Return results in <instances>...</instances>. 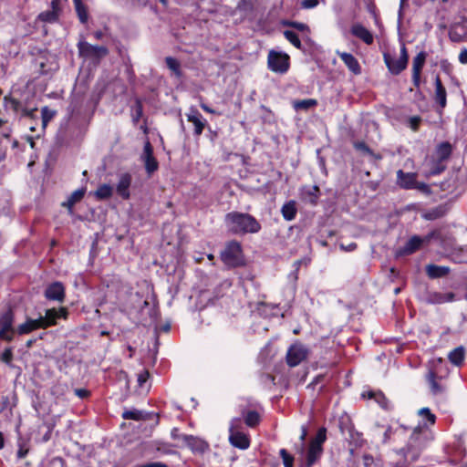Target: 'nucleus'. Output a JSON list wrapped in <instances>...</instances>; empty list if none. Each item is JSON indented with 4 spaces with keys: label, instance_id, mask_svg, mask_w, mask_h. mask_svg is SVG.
<instances>
[{
    "label": "nucleus",
    "instance_id": "58",
    "mask_svg": "<svg viewBox=\"0 0 467 467\" xmlns=\"http://www.w3.org/2000/svg\"><path fill=\"white\" fill-rule=\"evenodd\" d=\"M357 244L356 243H350L348 245H344V244H340V248L346 252H351V251H354L356 248H357Z\"/></svg>",
    "mask_w": 467,
    "mask_h": 467
},
{
    "label": "nucleus",
    "instance_id": "36",
    "mask_svg": "<svg viewBox=\"0 0 467 467\" xmlns=\"http://www.w3.org/2000/svg\"><path fill=\"white\" fill-rule=\"evenodd\" d=\"M113 193V188L109 184L100 185L95 192V196L99 200H105L111 197Z\"/></svg>",
    "mask_w": 467,
    "mask_h": 467
},
{
    "label": "nucleus",
    "instance_id": "30",
    "mask_svg": "<svg viewBox=\"0 0 467 467\" xmlns=\"http://www.w3.org/2000/svg\"><path fill=\"white\" fill-rule=\"evenodd\" d=\"M317 105V100L315 99H306L301 100H294L293 101V108L299 111V110H308L311 108H314Z\"/></svg>",
    "mask_w": 467,
    "mask_h": 467
},
{
    "label": "nucleus",
    "instance_id": "27",
    "mask_svg": "<svg viewBox=\"0 0 467 467\" xmlns=\"http://www.w3.org/2000/svg\"><path fill=\"white\" fill-rule=\"evenodd\" d=\"M450 272L448 266L428 265L426 266V273L430 278H440L447 275Z\"/></svg>",
    "mask_w": 467,
    "mask_h": 467
},
{
    "label": "nucleus",
    "instance_id": "10",
    "mask_svg": "<svg viewBox=\"0 0 467 467\" xmlns=\"http://www.w3.org/2000/svg\"><path fill=\"white\" fill-rule=\"evenodd\" d=\"M67 311L66 308L61 307L59 309L50 308L47 309L45 316H40L38 319L42 326V329H46L49 327L55 326L58 318H67Z\"/></svg>",
    "mask_w": 467,
    "mask_h": 467
},
{
    "label": "nucleus",
    "instance_id": "51",
    "mask_svg": "<svg viewBox=\"0 0 467 467\" xmlns=\"http://www.w3.org/2000/svg\"><path fill=\"white\" fill-rule=\"evenodd\" d=\"M150 373L147 370L140 372L138 375V383L140 386H142L149 379Z\"/></svg>",
    "mask_w": 467,
    "mask_h": 467
},
{
    "label": "nucleus",
    "instance_id": "35",
    "mask_svg": "<svg viewBox=\"0 0 467 467\" xmlns=\"http://www.w3.org/2000/svg\"><path fill=\"white\" fill-rule=\"evenodd\" d=\"M244 422L248 427L254 428L260 422V415L255 410H249L244 414Z\"/></svg>",
    "mask_w": 467,
    "mask_h": 467
},
{
    "label": "nucleus",
    "instance_id": "26",
    "mask_svg": "<svg viewBox=\"0 0 467 467\" xmlns=\"http://www.w3.org/2000/svg\"><path fill=\"white\" fill-rule=\"evenodd\" d=\"M455 299V294L452 292L440 293L431 292L428 294L426 301L430 304H443L452 302Z\"/></svg>",
    "mask_w": 467,
    "mask_h": 467
},
{
    "label": "nucleus",
    "instance_id": "14",
    "mask_svg": "<svg viewBox=\"0 0 467 467\" xmlns=\"http://www.w3.org/2000/svg\"><path fill=\"white\" fill-rule=\"evenodd\" d=\"M187 120L192 122L194 126V135L200 136L206 125V119H203L202 114L193 107L190 109V112L186 114Z\"/></svg>",
    "mask_w": 467,
    "mask_h": 467
},
{
    "label": "nucleus",
    "instance_id": "22",
    "mask_svg": "<svg viewBox=\"0 0 467 467\" xmlns=\"http://www.w3.org/2000/svg\"><path fill=\"white\" fill-rule=\"evenodd\" d=\"M229 441L234 447L241 450H245L250 446L249 437L243 431L231 432Z\"/></svg>",
    "mask_w": 467,
    "mask_h": 467
},
{
    "label": "nucleus",
    "instance_id": "15",
    "mask_svg": "<svg viewBox=\"0 0 467 467\" xmlns=\"http://www.w3.org/2000/svg\"><path fill=\"white\" fill-rule=\"evenodd\" d=\"M131 175L128 172L121 173L119 178V182L117 183L116 191L117 193L123 198L124 200H127L130 198V187L131 184Z\"/></svg>",
    "mask_w": 467,
    "mask_h": 467
},
{
    "label": "nucleus",
    "instance_id": "8",
    "mask_svg": "<svg viewBox=\"0 0 467 467\" xmlns=\"http://www.w3.org/2000/svg\"><path fill=\"white\" fill-rule=\"evenodd\" d=\"M309 354L308 348L302 343L293 344L287 350L286 353V363L289 367H296L302 361L306 359Z\"/></svg>",
    "mask_w": 467,
    "mask_h": 467
},
{
    "label": "nucleus",
    "instance_id": "25",
    "mask_svg": "<svg viewBox=\"0 0 467 467\" xmlns=\"http://www.w3.org/2000/svg\"><path fill=\"white\" fill-rule=\"evenodd\" d=\"M351 34L362 40L367 45H370L373 43V36L372 34L361 24H354L351 26Z\"/></svg>",
    "mask_w": 467,
    "mask_h": 467
},
{
    "label": "nucleus",
    "instance_id": "19",
    "mask_svg": "<svg viewBox=\"0 0 467 467\" xmlns=\"http://www.w3.org/2000/svg\"><path fill=\"white\" fill-rule=\"evenodd\" d=\"M36 329H42L40 320L38 318L33 319L26 317V321L16 327V331L19 336L29 334Z\"/></svg>",
    "mask_w": 467,
    "mask_h": 467
},
{
    "label": "nucleus",
    "instance_id": "1",
    "mask_svg": "<svg viewBox=\"0 0 467 467\" xmlns=\"http://www.w3.org/2000/svg\"><path fill=\"white\" fill-rule=\"evenodd\" d=\"M224 223L228 232L235 235L257 234L261 230V224L256 218L246 213H228L225 214Z\"/></svg>",
    "mask_w": 467,
    "mask_h": 467
},
{
    "label": "nucleus",
    "instance_id": "47",
    "mask_svg": "<svg viewBox=\"0 0 467 467\" xmlns=\"http://www.w3.org/2000/svg\"><path fill=\"white\" fill-rule=\"evenodd\" d=\"M13 359V352L10 348H5V351L1 354L0 360L6 364H10Z\"/></svg>",
    "mask_w": 467,
    "mask_h": 467
},
{
    "label": "nucleus",
    "instance_id": "54",
    "mask_svg": "<svg viewBox=\"0 0 467 467\" xmlns=\"http://www.w3.org/2000/svg\"><path fill=\"white\" fill-rule=\"evenodd\" d=\"M75 394L80 399H86L89 396V391L86 389H76Z\"/></svg>",
    "mask_w": 467,
    "mask_h": 467
},
{
    "label": "nucleus",
    "instance_id": "3",
    "mask_svg": "<svg viewBox=\"0 0 467 467\" xmlns=\"http://www.w3.org/2000/svg\"><path fill=\"white\" fill-rule=\"evenodd\" d=\"M327 440V429L320 428L316 436L310 441L306 453L304 467H312L316 464L323 454V444Z\"/></svg>",
    "mask_w": 467,
    "mask_h": 467
},
{
    "label": "nucleus",
    "instance_id": "52",
    "mask_svg": "<svg viewBox=\"0 0 467 467\" xmlns=\"http://www.w3.org/2000/svg\"><path fill=\"white\" fill-rule=\"evenodd\" d=\"M156 450L157 451H160L163 454H171L173 452L171 446L169 444H162L161 446H158Z\"/></svg>",
    "mask_w": 467,
    "mask_h": 467
},
{
    "label": "nucleus",
    "instance_id": "53",
    "mask_svg": "<svg viewBox=\"0 0 467 467\" xmlns=\"http://www.w3.org/2000/svg\"><path fill=\"white\" fill-rule=\"evenodd\" d=\"M135 108H136V109H135L136 110V115L134 117V120L138 121L139 119L142 115V105H141V102L140 100L136 101Z\"/></svg>",
    "mask_w": 467,
    "mask_h": 467
},
{
    "label": "nucleus",
    "instance_id": "57",
    "mask_svg": "<svg viewBox=\"0 0 467 467\" xmlns=\"http://www.w3.org/2000/svg\"><path fill=\"white\" fill-rule=\"evenodd\" d=\"M399 57L407 62L409 61V55H408L407 48L404 44L400 47V55Z\"/></svg>",
    "mask_w": 467,
    "mask_h": 467
},
{
    "label": "nucleus",
    "instance_id": "48",
    "mask_svg": "<svg viewBox=\"0 0 467 467\" xmlns=\"http://www.w3.org/2000/svg\"><path fill=\"white\" fill-rule=\"evenodd\" d=\"M354 147L356 150H360L364 153H367L368 155L372 154V150L369 149V147L363 141H358L355 142Z\"/></svg>",
    "mask_w": 467,
    "mask_h": 467
},
{
    "label": "nucleus",
    "instance_id": "29",
    "mask_svg": "<svg viewBox=\"0 0 467 467\" xmlns=\"http://www.w3.org/2000/svg\"><path fill=\"white\" fill-rule=\"evenodd\" d=\"M85 0H73L75 10L78 15V17L79 21L82 24H85L88 22V14L86 5L84 4Z\"/></svg>",
    "mask_w": 467,
    "mask_h": 467
},
{
    "label": "nucleus",
    "instance_id": "16",
    "mask_svg": "<svg viewBox=\"0 0 467 467\" xmlns=\"http://www.w3.org/2000/svg\"><path fill=\"white\" fill-rule=\"evenodd\" d=\"M142 158L144 161L145 169L149 174H151L152 172L158 170V161L153 156L152 147L150 142H146V144L144 145Z\"/></svg>",
    "mask_w": 467,
    "mask_h": 467
},
{
    "label": "nucleus",
    "instance_id": "32",
    "mask_svg": "<svg viewBox=\"0 0 467 467\" xmlns=\"http://www.w3.org/2000/svg\"><path fill=\"white\" fill-rule=\"evenodd\" d=\"M449 360L455 366H460L464 359V348L458 347L451 350L448 355Z\"/></svg>",
    "mask_w": 467,
    "mask_h": 467
},
{
    "label": "nucleus",
    "instance_id": "13",
    "mask_svg": "<svg viewBox=\"0 0 467 467\" xmlns=\"http://www.w3.org/2000/svg\"><path fill=\"white\" fill-rule=\"evenodd\" d=\"M45 296L50 301L63 302L65 298V287L61 282H54L47 285Z\"/></svg>",
    "mask_w": 467,
    "mask_h": 467
},
{
    "label": "nucleus",
    "instance_id": "38",
    "mask_svg": "<svg viewBox=\"0 0 467 467\" xmlns=\"http://www.w3.org/2000/svg\"><path fill=\"white\" fill-rule=\"evenodd\" d=\"M56 110L49 109L47 106H45L41 109V119H42V126L45 129L47 123L55 117Z\"/></svg>",
    "mask_w": 467,
    "mask_h": 467
},
{
    "label": "nucleus",
    "instance_id": "24",
    "mask_svg": "<svg viewBox=\"0 0 467 467\" xmlns=\"http://www.w3.org/2000/svg\"><path fill=\"white\" fill-rule=\"evenodd\" d=\"M320 190L317 185L304 186L301 188V199L311 204H317Z\"/></svg>",
    "mask_w": 467,
    "mask_h": 467
},
{
    "label": "nucleus",
    "instance_id": "60",
    "mask_svg": "<svg viewBox=\"0 0 467 467\" xmlns=\"http://www.w3.org/2000/svg\"><path fill=\"white\" fill-rule=\"evenodd\" d=\"M307 436V428L306 425L301 426V435H300V441L302 442L305 441L306 438Z\"/></svg>",
    "mask_w": 467,
    "mask_h": 467
},
{
    "label": "nucleus",
    "instance_id": "9",
    "mask_svg": "<svg viewBox=\"0 0 467 467\" xmlns=\"http://www.w3.org/2000/svg\"><path fill=\"white\" fill-rule=\"evenodd\" d=\"M78 49L80 57L90 59H100L109 53L105 47L94 46L86 41H79Z\"/></svg>",
    "mask_w": 467,
    "mask_h": 467
},
{
    "label": "nucleus",
    "instance_id": "37",
    "mask_svg": "<svg viewBox=\"0 0 467 467\" xmlns=\"http://www.w3.org/2000/svg\"><path fill=\"white\" fill-rule=\"evenodd\" d=\"M436 376H437V372L434 370H430L427 375V379L431 385V391L433 394L441 393L443 390L441 386L436 382V380H435Z\"/></svg>",
    "mask_w": 467,
    "mask_h": 467
},
{
    "label": "nucleus",
    "instance_id": "39",
    "mask_svg": "<svg viewBox=\"0 0 467 467\" xmlns=\"http://www.w3.org/2000/svg\"><path fill=\"white\" fill-rule=\"evenodd\" d=\"M122 418L125 420H140L145 419L143 411L135 409L130 410H125L122 413Z\"/></svg>",
    "mask_w": 467,
    "mask_h": 467
},
{
    "label": "nucleus",
    "instance_id": "56",
    "mask_svg": "<svg viewBox=\"0 0 467 467\" xmlns=\"http://www.w3.org/2000/svg\"><path fill=\"white\" fill-rule=\"evenodd\" d=\"M291 26L300 31L308 30V26L304 23L293 22Z\"/></svg>",
    "mask_w": 467,
    "mask_h": 467
},
{
    "label": "nucleus",
    "instance_id": "18",
    "mask_svg": "<svg viewBox=\"0 0 467 467\" xmlns=\"http://www.w3.org/2000/svg\"><path fill=\"white\" fill-rule=\"evenodd\" d=\"M182 438L186 445L194 452L202 453L209 447L208 443L200 438L192 435H183Z\"/></svg>",
    "mask_w": 467,
    "mask_h": 467
},
{
    "label": "nucleus",
    "instance_id": "42",
    "mask_svg": "<svg viewBox=\"0 0 467 467\" xmlns=\"http://www.w3.org/2000/svg\"><path fill=\"white\" fill-rule=\"evenodd\" d=\"M418 414L426 419L430 425H433L436 421V416L431 411L429 408H421Z\"/></svg>",
    "mask_w": 467,
    "mask_h": 467
},
{
    "label": "nucleus",
    "instance_id": "12",
    "mask_svg": "<svg viewBox=\"0 0 467 467\" xmlns=\"http://www.w3.org/2000/svg\"><path fill=\"white\" fill-rule=\"evenodd\" d=\"M383 58L389 71L392 75H399L407 67L408 65L407 61L400 57H392L389 53H384Z\"/></svg>",
    "mask_w": 467,
    "mask_h": 467
},
{
    "label": "nucleus",
    "instance_id": "5",
    "mask_svg": "<svg viewBox=\"0 0 467 467\" xmlns=\"http://www.w3.org/2000/svg\"><path fill=\"white\" fill-rule=\"evenodd\" d=\"M5 101L6 109L13 110L22 118L35 119L36 117V105H31L14 98H5Z\"/></svg>",
    "mask_w": 467,
    "mask_h": 467
},
{
    "label": "nucleus",
    "instance_id": "63",
    "mask_svg": "<svg viewBox=\"0 0 467 467\" xmlns=\"http://www.w3.org/2000/svg\"><path fill=\"white\" fill-rule=\"evenodd\" d=\"M147 467H168L167 464L163 462H150L146 463Z\"/></svg>",
    "mask_w": 467,
    "mask_h": 467
},
{
    "label": "nucleus",
    "instance_id": "44",
    "mask_svg": "<svg viewBox=\"0 0 467 467\" xmlns=\"http://www.w3.org/2000/svg\"><path fill=\"white\" fill-rule=\"evenodd\" d=\"M446 166L444 164V162L441 161H436L432 163V166L430 170V174L431 175H438V174H441L444 170H445Z\"/></svg>",
    "mask_w": 467,
    "mask_h": 467
},
{
    "label": "nucleus",
    "instance_id": "55",
    "mask_svg": "<svg viewBox=\"0 0 467 467\" xmlns=\"http://www.w3.org/2000/svg\"><path fill=\"white\" fill-rule=\"evenodd\" d=\"M420 73L421 72H412V82L416 88H419L420 84Z\"/></svg>",
    "mask_w": 467,
    "mask_h": 467
},
{
    "label": "nucleus",
    "instance_id": "61",
    "mask_svg": "<svg viewBox=\"0 0 467 467\" xmlns=\"http://www.w3.org/2000/svg\"><path fill=\"white\" fill-rule=\"evenodd\" d=\"M377 401L380 404V406L382 408H386L387 407L386 406L387 400H386L385 397L382 394H379L378 395Z\"/></svg>",
    "mask_w": 467,
    "mask_h": 467
},
{
    "label": "nucleus",
    "instance_id": "45",
    "mask_svg": "<svg viewBox=\"0 0 467 467\" xmlns=\"http://www.w3.org/2000/svg\"><path fill=\"white\" fill-rule=\"evenodd\" d=\"M243 420L241 418H234L230 422L229 432L242 431Z\"/></svg>",
    "mask_w": 467,
    "mask_h": 467
},
{
    "label": "nucleus",
    "instance_id": "40",
    "mask_svg": "<svg viewBox=\"0 0 467 467\" xmlns=\"http://www.w3.org/2000/svg\"><path fill=\"white\" fill-rule=\"evenodd\" d=\"M284 36L294 47L300 49L302 47L301 41L296 33L291 30H285Z\"/></svg>",
    "mask_w": 467,
    "mask_h": 467
},
{
    "label": "nucleus",
    "instance_id": "20",
    "mask_svg": "<svg viewBox=\"0 0 467 467\" xmlns=\"http://www.w3.org/2000/svg\"><path fill=\"white\" fill-rule=\"evenodd\" d=\"M416 173L404 172L402 170L397 171V183L403 189L410 190L415 186Z\"/></svg>",
    "mask_w": 467,
    "mask_h": 467
},
{
    "label": "nucleus",
    "instance_id": "50",
    "mask_svg": "<svg viewBox=\"0 0 467 467\" xmlns=\"http://www.w3.org/2000/svg\"><path fill=\"white\" fill-rule=\"evenodd\" d=\"M413 189H416L426 194L431 193L430 186L424 182H418L417 181H415V186Z\"/></svg>",
    "mask_w": 467,
    "mask_h": 467
},
{
    "label": "nucleus",
    "instance_id": "59",
    "mask_svg": "<svg viewBox=\"0 0 467 467\" xmlns=\"http://www.w3.org/2000/svg\"><path fill=\"white\" fill-rule=\"evenodd\" d=\"M459 61L462 64H467V49H463L461 51L459 55Z\"/></svg>",
    "mask_w": 467,
    "mask_h": 467
},
{
    "label": "nucleus",
    "instance_id": "46",
    "mask_svg": "<svg viewBox=\"0 0 467 467\" xmlns=\"http://www.w3.org/2000/svg\"><path fill=\"white\" fill-rule=\"evenodd\" d=\"M421 121V119L420 117L419 116H413V117H410L408 120V123H409V126L410 128L416 131L418 130L419 127H420V123Z\"/></svg>",
    "mask_w": 467,
    "mask_h": 467
},
{
    "label": "nucleus",
    "instance_id": "2",
    "mask_svg": "<svg viewBox=\"0 0 467 467\" xmlns=\"http://www.w3.org/2000/svg\"><path fill=\"white\" fill-rule=\"evenodd\" d=\"M421 430L422 427L420 425L416 427L410 436L407 446L400 449L399 451V453H401L410 462H415L419 459L422 450L426 445V440L421 434Z\"/></svg>",
    "mask_w": 467,
    "mask_h": 467
},
{
    "label": "nucleus",
    "instance_id": "11",
    "mask_svg": "<svg viewBox=\"0 0 467 467\" xmlns=\"http://www.w3.org/2000/svg\"><path fill=\"white\" fill-rule=\"evenodd\" d=\"M62 2L63 0H52L50 4L51 10L41 12L37 16V19L41 22L50 24L57 22L59 20V16L62 11Z\"/></svg>",
    "mask_w": 467,
    "mask_h": 467
},
{
    "label": "nucleus",
    "instance_id": "49",
    "mask_svg": "<svg viewBox=\"0 0 467 467\" xmlns=\"http://www.w3.org/2000/svg\"><path fill=\"white\" fill-rule=\"evenodd\" d=\"M318 3V0H302L301 7L304 9H312L317 6Z\"/></svg>",
    "mask_w": 467,
    "mask_h": 467
},
{
    "label": "nucleus",
    "instance_id": "62",
    "mask_svg": "<svg viewBox=\"0 0 467 467\" xmlns=\"http://www.w3.org/2000/svg\"><path fill=\"white\" fill-rule=\"evenodd\" d=\"M27 450L26 449H23V448H20L18 451H17V458L18 459H23L26 457V455L27 454Z\"/></svg>",
    "mask_w": 467,
    "mask_h": 467
},
{
    "label": "nucleus",
    "instance_id": "64",
    "mask_svg": "<svg viewBox=\"0 0 467 467\" xmlns=\"http://www.w3.org/2000/svg\"><path fill=\"white\" fill-rule=\"evenodd\" d=\"M11 130L9 128H5L0 131V135L4 138H8L10 136Z\"/></svg>",
    "mask_w": 467,
    "mask_h": 467
},
{
    "label": "nucleus",
    "instance_id": "31",
    "mask_svg": "<svg viewBox=\"0 0 467 467\" xmlns=\"http://www.w3.org/2000/svg\"><path fill=\"white\" fill-rule=\"evenodd\" d=\"M451 150H452V148L449 142L441 143L438 146L437 150H436V153L438 156V161H441L442 162L447 161L451 154Z\"/></svg>",
    "mask_w": 467,
    "mask_h": 467
},
{
    "label": "nucleus",
    "instance_id": "4",
    "mask_svg": "<svg viewBox=\"0 0 467 467\" xmlns=\"http://www.w3.org/2000/svg\"><path fill=\"white\" fill-rule=\"evenodd\" d=\"M221 260L228 267H237L243 265V252L240 243L236 241L229 242L221 252Z\"/></svg>",
    "mask_w": 467,
    "mask_h": 467
},
{
    "label": "nucleus",
    "instance_id": "28",
    "mask_svg": "<svg viewBox=\"0 0 467 467\" xmlns=\"http://www.w3.org/2000/svg\"><path fill=\"white\" fill-rule=\"evenodd\" d=\"M297 213L296 203L295 201L285 202L281 208V213L285 220L292 221L296 218Z\"/></svg>",
    "mask_w": 467,
    "mask_h": 467
},
{
    "label": "nucleus",
    "instance_id": "17",
    "mask_svg": "<svg viewBox=\"0 0 467 467\" xmlns=\"http://www.w3.org/2000/svg\"><path fill=\"white\" fill-rule=\"evenodd\" d=\"M337 55L341 58L347 67L354 75L361 74V67L358 59L350 53L337 51Z\"/></svg>",
    "mask_w": 467,
    "mask_h": 467
},
{
    "label": "nucleus",
    "instance_id": "41",
    "mask_svg": "<svg viewBox=\"0 0 467 467\" xmlns=\"http://www.w3.org/2000/svg\"><path fill=\"white\" fill-rule=\"evenodd\" d=\"M166 65L176 76H181L180 63L177 59L167 57L165 58Z\"/></svg>",
    "mask_w": 467,
    "mask_h": 467
},
{
    "label": "nucleus",
    "instance_id": "33",
    "mask_svg": "<svg viewBox=\"0 0 467 467\" xmlns=\"http://www.w3.org/2000/svg\"><path fill=\"white\" fill-rule=\"evenodd\" d=\"M84 194H85V190H83V189L76 190L70 194V196L67 198V202H63L62 205L67 207L69 209V211H71L72 207L75 205V203L79 202L83 198Z\"/></svg>",
    "mask_w": 467,
    "mask_h": 467
},
{
    "label": "nucleus",
    "instance_id": "23",
    "mask_svg": "<svg viewBox=\"0 0 467 467\" xmlns=\"http://www.w3.org/2000/svg\"><path fill=\"white\" fill-rule=\"evenodd\" d=\"M434 99L442 110L447 105V93L439 76L435 78Z\"/></svg>",
    "mask_w": 467,
    "mask_h": 467
},
{
    "label": "nucleus",
    "instance_id": "34",
    "mask_svg": "<svg viewBox=\"0 0 467 467\" xmlns=\"http://www.w3.org/2000/svg\"><path fill=\"white\" fill-rule=\"evenodd\" d=\"M427 54L424 51L419 52L412 61V72H421L425 64Z\"/></svg>",
    "mask_w": 467,
    "mask_h": 467
},
{
    "label": "nucleus",
    "instance_id": "43",
    "mask_svg": "<svg viewBox=\"0 0 467 467\" xmlns=\"http://www.w3.org/2000/svg\"><path fill=\"white\" fill-rule=\"evenodd\" d=\"M279 454L283 460L284 467H293L294 457L285 449H281Z\"/></svg>",
    "mask_w": 467,
    "mask_h": 467
},
{
    "label": "nucleus",
    "instance_id": "7",
    "mask_svg": "<svg viewBox=\"0 0 467 467\" xmlns=\"http://www.w3.org/2000/svg\"><path fill=\"white\" fill-rule=\"evenodd\" d=\"M268 68L275 73L284 74L289 68L288 55L271 50L267 58Z\"/></svg>",
    "mask_w": 467,
    "mask_h": 467
},
{
    "label": "nucleus",
    "instance_id": "6",
    "mask_svg": "<svg viewBox=\"0 0 467 467\" xmlns=\"http://www.w3.org/2000/svg\"><path fill=\"white\" fill-rule=\"evenodd\" d=\"M15 315L11 309L0 316V340L11 342L16 334L14 327Z\"/></svg>",
    "mask_w": 467,
    "mask_h": 467
},
{
    "label": "nucleus",
    "instance_id": "21",
    "mask_svg": "<svg viewBox=\"0 0 467 467\" xmlns=\"http://www.w3.org/2000/svg\"><path fill=\"white\" fill-rule=\"evenodd\" d=\"M423 243V239L420 238L418 235H414L410 237L407 243L402 246L399 251V255H409L416 252L418 249H420V245Z\"/></svg>",
    "mask_w": 467,
    "mask_h": 467
}]
</instances>
